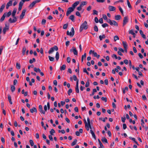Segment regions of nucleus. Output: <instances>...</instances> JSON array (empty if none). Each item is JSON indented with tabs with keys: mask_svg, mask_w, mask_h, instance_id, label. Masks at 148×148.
Returning a JSON list of instances; mask_svg holds the SVG:
<instances>
[{
	"mask_svg": "<svg viewBox=\"0 0 148 148\" xmlns=\"http://www.w3.org/2000/svg\"><path fill=\"white\" fill-rule=\"evenodd\" d=\"M88 28V25L86 21H85L81 25L79 29V31L81 32L83 29H87Z\"/></svg>",
	"mask_w": 148,
	"mask_h": 148,
	"instance_id": "obj_1",
	"label": "nucleus"
},
{
	"mask_svg": "<svg viewBox=\"0 0 148 148\" xmlns=\"http://www.w3.org/2000/svg\"><path fill=\"white\" fill-rule=\"evenodd\" d=\"M40 1V0H36L34 1L29 5L28 8L30 9L33 8L36 3H38Z\"/></svg>",
	"mask_w": 148,
	"mask_h": 148,
	"instance_id": "obj_2",
	"label": "nucleus"
},
{
	"mask_svg": "<svg viewBox=\"0 0 148 148\" xmlns=\"http://www.w3.org/2000/svg\"><path fill=\"white\" fill-rule=\"evenodd\" d=\"M107 22L109 23L111 25H113L116 26H118V25L117 23L114 20L111 21L110 19H109L107 20Z\"/></svg>",
	"mask_w": 148,
	"mask_h": 148,
	"instance_id": "obj_3",
	"label": "nucleus"
},
{
	"mask_svg": "<svg viewBox=\"0 0 148 148\" xmlns=\"http://www.w3.org/2000/svg\"><path fill=\"white\" fill-rule=\"evenodd\" d=\"M10 27V25L9 23H5V26L3 28V32L4 34H5L7 31L9 30Z\"/></svg>",
	"mask_w": 148,
	"mask_h": 148,
	"instance_id": "obj_4",
	"label": "nucleus"
},
{
	"mask_svg": "<svg viewBox=\"0 0 148 148\" xmlns=\"http://www.w3.org/2000/svg\"><path fill=\"white\" fill-rule=\"evenodd\" d=\"M58 48L57 46L55 45L52 47L50 48V49L48 51V53L49 54H51L52 53L54 50L56 51H58Z\"/></svg>",
	"mask_w": 148,
	"mask_h": 148,
	"instance_id": "obj_5",
	"label": "nucleus"
},
{
	"mask_svg": "<svg viewBox=\"0 0 148 148\" xmlns=\"http://www.w3.org/2000/svg\"><path fill=\"white\" fill-rule=\"evenodd\" d=\"M71 32L69 33V31H67L66 32L67 34L68 35H70L71 37H73L75 33V31L74 28L72 27L71 29Z\"/></svg>",
	"mask_w": 148,
	"mask_h": 148,
	"instance_id": "obj_6",
	"label": "nucleus"
},
{
	"mask_svg": "<svg viewBox=\"0 0 148 148\" xmlns=\"http://www.w3.org/2000/svg\"><path fill=\"white\" fill-rule=\"evenodd\" d=\"M128 22V18L127 16H125L123 18V26H124Z\"/></svg>",
	"mask_w": 148,
	"mask_h": 148,
	"instance_id": "obj_7",
	"label": "nucleus"
},
{
	"mask_svg": "<svg viewBox=\"0 0 148 148\" xmlns=\"http://www.w3.org/2000/svg\"><path fill=\"white\" fill-rule=\"evenodd\" d=\"M12 17L13 18V19L12 20V18H10L8 20V21L10 23H15L17 21V19L16 17L14 16Z\"/></svg>",
	"mask_w": 148,
	"mask_h": 148,
	"instance_id": "obj_8",
	"label": "nucleus"
},
{
	"mask_svg": "<svg viewBox=\"0 0 148 148\" xmlns=\"http://www.w3.org/2000/svg\"><path fill=\"white\" fill-rule=\"evenodd\" d=\"M26 11V9H23L22 11V13L20 16V18L22 20L23 18V17L25 15V13Z\"/></svg>",
	"mask_w": 148,
	"mask_h": 148,
	"instance_id": "obj_9",
	"label": "nucleus"
},
{
	"mask_svg": "<svg viewBox=\"0 0 148 148\" xmlns=\"http://www.w3.org/2000/svg\"><path fill=\"white\" fill-rule=\"evenodd\" d=\"M72 48L73 49H71L70 50V52L73 51L75 55H77L78 54V52L75 48L74 47H73Z\"/></svg>",
	"mask_w": 148,
	"mask_h": 148,
	"instance_id": "obj_10",
	"label": "nucleus"
},
{
	"mask_svg": "<svg viewBox=\"0 0 148 148\" xmlns=\"http://www.w3.org/2000/svg\"><path fill=\"white\" fill-rule=\"evenodd\" d=\"M78 82L79 80H77V81L76 82V84L75 88V91L77 93H79V92L78 86Z\"/></svg>",
	"mask_w": 148,
	"mask_h": 148,
	"instance_id": "obj_11",
	"label": "nucleus"
},
{
	"mask_svg": "<svg viewBox=\"0 0 148 148\" xmlns=\"http://www.w3.org/2000/svg\"><path fill=\"white\" fill-rule=\"evenodd\" d=\"M38 108L39 109V110L40 112L42 114H45V112L43 110L42 106L41 105H40L39 106Z\"/></svg>",
	"mask_w": 148,
	"mask_h": 148,
	"instance_id": "obj_12",
	"label": "nucleus"
},
{
	"mask_svg": "<svg viewBox=\"0 0 148 148\" xmlns=\"http://www.w3.org/2000/svg\"><path fill=\"white\" fill-rule=\"evenodd\" d=\"M34 71L37 73H40V74H44L41 71V70L39 68H37L36 67L34 68Z\"/></svg>",
	"mask_w": 148,
	"mask_h": 148,
	"instance_id": "obj_13",
	"label": "nucleus"
},
{
	"mask_svg": "<svg viewBox=\"0 0 148 148\" xmlns=\"http://www.w3.org/2000/svg\"><path fill=\"white\" fill-rule=\"evenodd\" d=\"M83 132V130L82 129H80L79 130V131H76L75 132V134L77 136H79L80 135V133H82Z\"/></svg>",
	"mask_w": 148,
	"mask_h": 148,
	"instance_id": "obj_14",
	"label": "nucleus"
},
{
	"mask_svg": "<svg viewBox=\"0 0 148 148\" xmlns=\"http://www.w3.org/2000/svg\"><path fill=\"white\" fill-rule=\"evenodd\" d=\"M87 121L88 122V123H87V125L88 126V127H89L90 129L91 130L92 129V127L90 124V119L89 117H88L87 118Z\"/></svg>",
	"mask_w": 148,
	"mask_h": 148,
	"instance_id": "obj_15",
	"label": "nucleus"
},
{
	"mask_svg": "<svg viewBox=\"0 0 148 148\" xmlns=\"http://www.w3.org/2000/svg\"><path fill=\"white\" fill-rule=\"evenodd\" d=\"M108 9L110 11H114L116 10V8L113 6H109Z\"/></svg>",
	"mask_w": 148,
	"mask_h": 148,
	"instance_id": "obj_16",
	"label": "nucleus"
},
{
	"mask_svg": "<svg viewBox=\"0 0 148 148\" xmlns=\"http://www.w3.org/2000/svg\"><path fill=\"white\" fill-rule=\"evenodd\" d=\"M79 1H77L75 2L74 3L72 4V7L75 9V7L77 6V5L79 4Z\"/></svg>",
	"mask_w": 148,
	"mask_h": 148,
	"instance_id": "obj_17",
	"label": "nucleus"
},
{
	"mask_svg": "<svg viewBox=\"0 0 148 148\" xmlns=\"http://www.w3.org/2000/svg\"><path fill=\"white\" fill-rule=\"evenodd\" d=\"M30 111L32 113H33L34 112L36 113L37 112V110L36 108L33 107L32 108L30 109Z\"/></svg>",
	"mask_w": 148,
	"mask_h": 148,
	"instance_id": "obj_18",
	"label": "nucleus"
},
{
	"mask_svg": "<svg viewBox=\"0 0 148 148\" xmlns=\"http://www.w3.org/2000/svg\"><path fill=\"white\" fill-rule=\"evenodd\" d=\"M6 14L5 13L2 16V17L0 19V21L1 22H3L4 20L5 17L6 16Z\"/></svg>",
	"mask_w": 148,
	"mask_h": 148,
	"instance_id": "obj_19",
	"label": "nucleus"
},
{
	"mask_svg": "<svg viewBox=\"0 0 148 148\" xmlns=\"http://www.w3.org/2000/svg\"><path fill=\"white\" fill-rule=\"evenodd\" d=\"M75 16L73 15H71L69 17V19L71 20L73 22H74Z\"/></svg>",
	"mask_w": 148,
	"mask_h": 148,
	"instance_id": "obj_20",
	"label": "nucleus"
},
{
	"mask_svg": "<svg viewBox=\"0 0 148 148\" xmlns=\"http://www.w3.org/2000/svg\"><path fill=\"white\" fill-rule=\"evenodd\" d=\"M8 101H9L10 103L11 104H12V102L11 100V96L9 94H8Z\"/></svg>",
	"mask_w": 148,
	"mask_h": 148,
	"instance_id": "obj_21",
	"label": "nucleus"
},
{
	"mask_svg": "<svg viewBox=\"0 0 148 148\" xmlns=\"http://www.w3.org/2000/svg\"><path fill=\"white\" fill-rule=\"evenodd\" d=\"M23 4L21 3V2H20L19 4V7L18 8V10L19 11H20L21 10Z\"/></svg>",
	"mask_w": 148,
	"mask_h": 148,
	"instance_id": "obj_22",
	"label": "nucleus"
},
{
	"mask_svg": "<svg viewBox=\"0 0 148 148\" xmlns=\"http://www.w3.org/2000/svg\"><path fill=\"white\" fill-rule=\"evenodd\" d=\"M115 19L116 20H120L121 18V16L120 15H116L115 16Z\"/></svg>",
	"mask_w": 148,
	"mask_h": 148,
	"instance_id": "obj_23",
	"label": "nucleus"
},
{
	"mask_svg": "<svg viewBox=\"0 0 148 148\" xmlns=\"http://www.w3.org/2000/svg\"><path fill=\"white\" fill-rule=\"evenodd\" d=\"M101 140L103 143L105 142L106 143H108L107 140L105 137H103L102 138Z\"/></svg>",
	"mask_w": 148,
	"mask_h": 148,
	"instance_id": "obj_24",
	"label": "nucleus"
},
{
	"mask_svg": "<svg viewBox=\"0 0 148 148\" xmlns=\"http://www.w3.org/2000/svg\"><path fill=\"white\" fill-rule=\"evenodd\" d=\"M17 11V9L16 8H14L12 13V17L15 16V14Z\"/></svg>",
	"mask_w": 148,
	"mask_h": 148,
	"instance_id": "obj_25",
	"label": "nucleus"
},
{
	"mask_svg": "<svg viewBox=\"0 0 148 148\" xmlns=\"http://www.w3.org/2000/svg\"><path fill=\"white\" fill-rule=\"evenodd\" d=\"M87 3V2L86 1H82L81 2L80 5L82 7L84 5H86Z\"/></svg>",
	"mask_w": 148,
	"mask_h": 148,
	"instance_id": "obj_26",
	"label": "nucleus"
},
{
	"mask_svg": "<svg viewBox=\"0 0 148 148\" xmlns=\"http://www.w3.org/2000/svg\"><path fill=\"white\" fill-rule=\"evenodd\" d=\"M90 133L92 135V137L95 139L96 140V136H95V135L94 132L92 130H90Z\"/></svg>",
	"mask_w": 148,
	"mask_h": 148,
	"instance_id": "obj_27",
	"label": "nucleus"
},
{
	"mask_svg": "<svg viewBox=\"0 0 148 148\" xmlns=\"http://www.w3.org/2000/svg\"><path fill=\"white\" fill-rule=\"evenodd\" d=\"M106 37V36L104 34H103L102 35H100L99 36V38L100 40H102L103 39L105 38Z\"/></svg>",
	"mask_w": 148,
	"mask_h": 148,
	"instance_id": "obj_28",
	"label": "nucleus"
},
{
	"mask_svg": "<svg viewBox=\"0 0 148 148\" xmlns=\"http://www.w3.org/2000/svg\"><path fill=\"white\" fill-rule=\"evenodd\" d=\"M10 89L12 92H14L15 90V86L12 85H11L10 87Z\"/></svg>",
	"mask_w": 148,
	"mask_h": 148,
	"instance_id": "obj_29",
	"label": "nucleus"
},
{
	"mask_svg": "<svg viewBox=\"0 0 148 148\" xmlns=\"http://www.w3.org/2000/svg\"><path fill=\"white\" fill-rule=\"evenodd\" d=\"M77 140L76 139H75L74 140L73 142L71 144V146H73L76 144Z\"/></svg>",
	"mask_w": 148,
	"mask_h": 148,
	"instance_id": "obj_30",
	"label": "nucleus"
},
{
	"mask_svg": "<svg viewBox=\"0 0 148 148\" xmlns=\"http://www.w3.org/2000/svg\"><path fill=\"white\" fill-rule=\"evenodd\" d=\"M55 57L56 60L58 61L59 58V54L58 52L56 53Z\"/></svg>",
	"mask_w": 148,
	"mask_h": 148,
	"instance_id": "obj_31",
	"label": "nucleus"
},
{
	"mask_svg": "<svg viewBox=\"0 0 148 148\" xmlns=\"http://www.w3.org/2000/svg\"><path fill=\"white\" fill-rule=\"evenodd\" d=\"M122 44L124 48H127V44L126 42L125 41H123L122 42Z\"/></svg>",
	"mask_w": 148,
	"mask_h": 148,
	"instance_id": "obj_32",
	"label": "nucleus"
},
{
	"mask_svg": "<svg viewBox=\"0 0 148 148\" xmlns=\"http://www.w3.org/2000/svg\"><path fill=\"white\" fill-rule=\"evenodd\" d=\"M74 9L72 7H70L67 9V10L69 11L70 13L73 12L74 11Z\"/></svg>",
	"mask_w": 148,
	"mask_h": 148,
	"instance_id": "obj_33",
	"label": "nucleus"
},
{
	"mask_svg": "<svg viewBox=\"0 0 148 148\" xmlns=\"http://www.w3.org/2000/svg\"><path fill=\"white\" fill-rule=\"evenodd\" d=\"M130 139L134 141V143H135L137 145H139L138 144V143L136 141L135 139L134 138H132L131 137H129Z\"/></svg>",
	"mask_w": 148,
	"mask_h": 148,
	"instance_id": "obj_34",
	"label": "nucleus"
},
{
	"mask_svg": "<svg viewBox=\"0 0 148 148\" xmlns=\"http://www.w3.org/2000/svg\"><path fill=\"white\" fill-rule=\"evenodd\" d=\"M5 7V5L4 4L2 5H1L0 8V13L2 12Z\"/></svg>",
	"mask_w": 148,
	"mask_h": 148,
	"instance_id": "obj_35",
	"label": "nucleus"
},
{
	"mask_svg": "<svg viewBox=\"0 0 148 148\" xmlns=\"http://www.w3.org/2000/svg\"><path fill=\"white\" fill-rule=\"evenodd\" d=\"M26 51V48L25 47H23V49H22V54L23 55H24L25 53V52Z\"/></svg>",
	"mask_w": 148,
	"mask_h": 148,
	"instance_id": "obj_36",
	"label": "nucleus"
},
{
	"mask_svg": "<svg viewBox=\"0 0 148 148\" xmlns=\"http://www.w3.org/2000/svg\"><path fill=\"white\" fill-rule=\"evenodd\" d=\"M86 53H85L84 54V55H82V58H81V61L82 62L84 60V58H86Z\"/></svg>",
	"mask_w": 148,
	"mask_h": 148,
	"instance_id": "obj_37",
	"label": "nucleus"
},
{
	"mask_svg": "<svg viewBox=\"0 0 148 148\" xmlns=\"http://www.w3.org/2000/svg\"><path fill=\"white\" fill-rule=\"evenodd\" d=\"M66 65L65 64H63L60 67V69L61 71L64 70L66 69Z\"/></svg>",
	"mask_w": 148,
	"mask_h": 148,
	"instance_id": "obj_38",
	"label": "nucleus"
},
{
	"mask_svg": "<svg viewBox=\"0 0 148 148\" xmlns=\"http://www.w3.org/2000/svg\"><path fill=\"white\" fill-rule=\"evenodd\" d=\"M16 68L18 69H20L21 68L20 64L18 62L16 63Z\"/></svg>",
	"mask_w": 148,
	"mask_h": 148,
	"instance_id": "obj_39",
	"label": "nucleus"
},
{
	"mask_svg": "<svg viewBox=\"0 0 148 148\" xmlns=\"http://www.w3.org/2000/svg\"><path fill=\"white\" fill-rule=\"evenodd\" d=\"M55 131L53 129H51V130L50 131V134L51 135H53V134L55 133Z\"/></svg>",
	"mask_w": 148,
	"mask_h": 148,
	"instance_id": "obj_40",
	"label": "nucleus"
},
{
	"mask_svg": "<svg viewBox=\"0 0 148 148\" xmlns=\"http://www.w3.org/2000/svg\"><path fill=\"white\" fill-rule=\"evenodd\" d=\"M114 41H116L117 40H119V38L117 36H115L114 37Z\"/></svg>",
	"mask_w": 148,
	"mask_h": 148,
	"instance_id": "obj_41",
	"label": "nucleus"
},
{
	"mask_svg": "<svg viewBox=\"0 0 148 148\" xmlns=\"http://www.w3.org/2000/svg\"><path fill=\"white\" fill-rule=\"evenodd\" d=\"M99 145H100V147H103V145L102 144V143L101 142V141L99 139H98V140Z\"/></svg>",
	"mask_w": 148,
	"mask_h": 148,
	"instance_id": "obj_42",
	"label": "nucleus"
},
{
	"mask_svg": "<svg viewBox=\"0 0 148 148\" xmlns=\"http://www.w3.org/2000/svg\"><path fill=\"white\" fill-rule=\"evenodd\" d=\"M49 59L51 61H53L54 60V58L53 57H51V56H48Z\"/></svg>",
	"mask_w": 148,
	"mask_h": 148,
	"instance_id": "obj_43",
	"label": "nucleus"
},
{
	"mask_svg": "<svg viewBox=\"0 0 148 148\" xmlns=\"http://www.w3.org/2000/svg\"><path fill=\"white\" fill-rule=\"evenodd\" d=\"M68 24L66 23L63 26V29H66L67 28L68 26Z\"/></svg>",
	"mask_w": 148,
	"mask_h": 148,
	"instance_id": "obj_44",
	"label": "nucleus"
},
{
	"mask_svg": "<svg viewBox=\"0 0 148 148\" xmlns=\"http://www.w3.org/2000/svg\"><path fill=\"white\" fill-rule=\"evenodd\" d=\"M127 5H128V7L130 8H132V6H131V5L130 4V3L129 0H127Z\"/></svg>",
	"mask_w": 148,
	"mask_h": 148,
	"instance_id": "obj_45",
	"label": "nucleus"
},
{
	"mask_svg": "<svg viewBox=\"0 0 148 148\" xmlns=\"http://www.w3.org/2000/svg\"><path fill=\"white\" fill-rule=\"evenodd\" d=\"M72 89L71 88L68 91V94L69 95H70V94L72 92Z\"/></svg>",
	"mask_w": 148,
	"mask_h": 148,
	"instance_id": "obj_46",
	"label": "nucleus"
},
{
	"mask_svg": "<svg viewBox=\"0 0 148 148\" xmlns=\"http://www.w3.org/2000/svg\"><path fill=\"white\" fill-rule=\"evenodd\" d=\"M119 10L121 13V14L123 15V11L121 8L120 6H119Z\"/></svg>",
	"mask_w": 148,
	"mask_h": 148,
	"instance_id": "obj_47",
	"label": "nucleus"
},
{
	"mask_svg": "<svg viewBox=\"0 0 148 148\" xmlns=\"http://www.w3.org/2000/svg\"><path fill=\"white\" fill-rule=\"evenodd\" d=\"M94 29L96 32H98V28L97 25H95L94 27Z\"/></svg>",
	"mask_w": 148,
	"mask_h": 148,
	"instance_id": "obj_48",
	"label": "nucleus"
},
{
	"mask_svg": "<svg viewBox=\"0 0 148 148\" xmlns=\"http://www.w3.org/2000/svg\"><path fill=\"white\" fill-rule=\"evenodd\" d=\"M29 143H30V145L32 146H33L34 145V143L33 141L32 140H29Z\"/></svg>",
	"mask_w": 148,
	"mask_h": 148,
	"instance_id": "obj_49",
	"label": "nucleus"
},
{
	"mask_svg": "<svg viewBox=\"0 0 148 148\" xmlns=\"http://www.w3.org/2000/svg\"><path fill=\"white\" fill-rule=\"evenodd\" d=\"M11 14V12L10 11H9L6 14V16L7 17H9Z\"/></svg>",
	"mask_w": 148,
	"mask_h": 148,
	"instance_id": "obj_50",
	"label": "nucleus"
},
{
	"mask_svg": "<svg viewBox=\"0 0 148 148\" xmlns=\"http://www.w3.org/2000/svg\"><path fill=\"white\" fill-rule=\"evenodd\" d=\"M75 14L76 15L79 16V17H81V16L80 13L78 11H77L76 12V13H75Z\"/></svg>",
	"mask_w": 148,
	"mask_h": 148,
	"instance_id": "obj_51",
	"label": "nucleus"
},
{
	"mask_svg": "<svg viewBox=\"0 0 148 148\" xmlns=\"http://www.w3.org/2000/svg\"><path fill=\"white\" fill-rule=\"evenodd\" d=\"M89 85H90L89 82V81H88L86 82V84H85V87H88L89 86Z\"/></svg>",
	"mask_w": 148,
	"mask_h": 148,
	"instance_id": "obj_52",
	"label": "nucleus"
},
{
	"mask_svg": "<svg viewBox=\"0 0 148 148\" xmlns=\"http://www.w3.org/2000/svg\"><path fill=\"white\" fill-rule=\"evenodd\" d=\"M93 15H95V14L97 15L98 14V12L97 10H93Z\"/></svg>",
	"mask_w": 148,
	"mask_h": 148,
	"instance_id": "obj_53",
	"label": "nucleus"
},
{
	"mask_svg": "<svg viewBox=\"0 0 148 148\" xmlns=\"http://www.w3.org/2000/svg\"><path fill=\"white\" fill-rule=\"evenodd\" d=\"M101 100L103 101H104L105 102H106L107 101V98L105 97H102L101 98Z\"/></svg>",
	"mask_w": 148,
	"mask_h": 148,
	"instance_id": "obj_54",
	"label": "nucleus"
},
{
	"mask_svg": "<svg viewBox=\"0 0 148 148\" xmlns=\"http://www.w3.org/2000/svg\"><path fill=\"white\" fill-rule=\"evenodd\" d=\"M134 33H135L133 31V29H131L130 30L129 32V34H131L132 35V34H134Z\"/></svg>",
	"mask_w": 148,
	"mask_h": 148,
	"instance_id": "obj_55",
	"label": "nucleus"
},
{
	"mask_svg": "<svg viewBox=\"0 0 148 148\" xmlns=\"http://www.w3.org/2000/svg\"><path fill=\"white\" fill-rule=\"evenodd\" d=\"M12 0H10L9 2L7 3V4H8L10 6L12 5Z\"/></svg>",
	"mask_w": 148,
	"mask_h": 148,
	"instance_id": "obj_56",
	"label": "nucleus"
},
{
	"mask_svg": "<svg viewBox=\"0 0 148 148\" xmlns=\"http://www.w3.org/2000/svg\"><path fill=\"white\" fill-rule=\"evenodd\" d=\"M46 22V20L45 19H43L41 22V23L42 25H45Z\"/></svg>",
	"mask_w": 148,
	"mask_h": 148,
	"instance_id": "obj_57",
	"label": "nucleus"
},
{
	"mask_svg": "<svg viewBox=\"0 0 148 148\" xmlns=\"http://www.w3.org/2000/svg\"><path fill=\"white\" fill-rule=\"evenodd\" d=\"M73 80L74 81H77V80H78L77 79L76 76L75 75H73Z\"/></svg>",
	"mask_w": 148,
	"mask_h": 148,
	"instance_id": "obj_58",
	"label": "nucleus"
},
{
	"mask_svg": "<svg viewBox=\"0 0 148 148\" xmlns=\"http://www.w3.org/2000/svg\"><path fill=\"white\" fill-rule=\"evenodd\" d=\"M102 26L103 27L105 28L106 27L108 26V25L107 23H105L102 25Z\"/></svg>",
	"mask_w": 148,
	"mask_h": 148,
	"instance_id": "obj_59",
	"label": "nucleus"
},
{
	"mask_svg": "<svg viewBox=\"0 0 148 148\" xmlns=\"http://www.w3.org/2000/svg\"><path fill=\"white\" fill-rule=\"evenodd\" d=\"M82 7L81 6L79 5V6L77 8V10L78 11H80L82 9Z\"/></svg>",
	"mask_w": 148,
	"mask_h": 148,
	"instance_id": "obj_60",
	"label": "nucleus"
},
{
	"mask_svg": "<svg viewBox=\"0 0 148 148\" xmlns=\"http://www.w3.org/2000/svg\"><path fill=\"white\" fill-rule=\"evenodd\" d=\"M143 99L144 100H147V98L145 95H143L142 96Z\"/></svg>",
	"mask_w": 148,
	"mask_h": 148,
	"instance_id": "obj_61",
	"label": "nucleus"
},
{
	"mask_svg": "<svg viewBox=\"0 0 148 148\" xmlns=\"http://www.w3.org/2000/svg\"><path fill=\"white\" fill-rule=\"evenodd\" d=\"M52 135H50L49 136V137L50 140L52 141L53 140V139L52 136Z\"/></svg>",
	"mask_w": 148,
	"mask_h": 148,
	"instance_id": "obj_62",
	"label": "nucleus"
},
{
	"mask_svg": "<svg viewBox=\"0 0 148 148\" xmlns=\"http://www.w3.org/2000/svg\"><path fill=\"white\" fill-rule=\"evenodd\" d=\"M71 59L70 57H68L67 58V61L68 63H69L70 62Z\"/></svg>",
	"mask_w": 148,
	"mask_h": 148,
	"instance_id": "obj_63",
	"label": "nucleus"
},
{
	"mask_svg": "<svg viewBox=\"0 0 148 148\" xmlns=\"http://www.w3.org/2000/svg\"><path fill=\"white\" fill-rule=\"evenodd\" d=\"M91 6L90 5L87 8L86 10L88 11H90L91 10Z\"/></svg>",
	"mask_w": 148,
	"mask_h": 148,
	"instance_id": "obj_64",
	"label": "nucleus"
}]
</instances>
